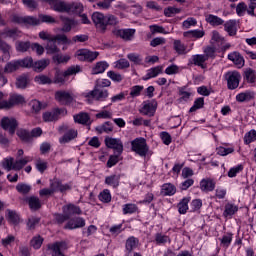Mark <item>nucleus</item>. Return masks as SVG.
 <instances>
[{"mask_svg":"<svg viewBox=\"0 0 256 256\" xmlns=\"http://www.w3.org/2000/svg\"><path fill=\"white\" fill-rule=\"evenodd\" d=\"M92 21L99 33H107L109 27H117L119 25V18L117 16L108 14L104 15L101 12H94L92 14Z\"/></svg>","mask_w":256,"mask_h":256,"instance_id":"obj_1","label":"nucleus"},{"mask_svg":"<svg viewBox=\"0 0 256 256\" xmlns=\"http://www.w3.org/2000/svg\"><path fill=\"white\" fill-rule=\"evenodd\" d=\"M61 113H67V111L62 108H56L51 112H45L42 115L43 121H45V123H52L53 121H58L59 115H61Z\"/></svg>","mask_w":256,"mask_h":256,"instance_id":"obj_13","label":"nucleus"},{"mask_svg":"<svg viewBox=\"0 0 256 256\" xmlns=\"http://www.w3.org/2000/svg\"><path fill=\"white\" fill-rule=\"evenodd\" d=\"M63 213H66L70 218L73 217V215H81L83 211L79 206H75L74 204H69L67 206H64Z\"/></svg>","mask_w":256,"mask_h":256,"instance_id":"obj_28","label":"nucleus"},{"mask_svg":"<svg viewBox=\"0 0 256 256\" xmlns=\"http://www.w3.org/2000/svg\"><path fill=\"white\" fill-rule=\"evenodd\" d=\"M173 49L178 55H187V46L181 40H174Z\"/></svg>","mask_w":256,"mask_h":256,"instance_id":"obj_40","label":"nucleus"},{"mask_svg":"<svg viewBox=\"0 0 256 256\" xmlns=\"http://www.w3.org/2000/svg\"><path fill=\"white\" fill-rule=\"evenodd\" d=\"M51 5L54 11L58 13H67L69 3L63 0H43Z\"/></svg>","mask_w":256,"mask_h":256,"instance_id":"obj_14","label":"nucleus"},{"mask_svg":"<svg viewBox=\"0 0 256 256\" xmlns=\"http://www.w3.org/2000/svg\"><path fill=\"white\" fill-rule=\"evenodd\" d=\"M239 211V207L235 204L228 203L225 205V210L223 212V217H233L235 213Z\"/></svg>","mask_w":256,"mask_h":256,"instance_id":"obj_42","label":"nucleus"},{"mask_svg":"<svg viewBox=\"0 0 256 256\" xmlns=\"http://www.w3.org/2000/svg\"><path fill=\"white\" fill-rule=\"evenodd\" d=\"M191 201L190 197H184L177 205L178 207V213L180 215H185L187 211H189V202Z\"/></svg>","mask_w":256,"mask_h":256,"instance_id":"obj_37","label":"nucleus"},{"mask_svg":"<svg viewBox=\"0 0 256 256\" xmlns=\"http://www.w3.org/2000/svg\"><path fill=\"white\" fill-rule=\"evenodd\" d=\"M119 181H121V175L119 174H113L105 178L106 185H110L113 189L119 187Z\"/></svg>","mask_w":256,"mask_h":256,"instance_id":"obj_34","label":"nucleus"},{"mask_svg":"<svg viewBox=\"0 0 256 256\" xmlns=\"http://www.w3.org/2000/svg\"><path fill=\"white\" fill-rule=\"evenodd\" d=\"M219 241L222 247H225L227 249V247H229V245H231V242L233 241V233H226L225 235L222 236V238H219Z\"/></svg>","mask_w":256,"mask_h":256,"instance_id":"obj_49","label":"nucleus"},{"mask_svg":"<svg viewBox=\"0 0 256 256\" xmlns=\"http://www.w3.org/2000/svg\"><path fill=\"white\" fill-rule=\"evenodd\" d=\"M225 81H227V88L230 91H234L239 87V83H241V73L239 71H228L224 75Z\"/></svg>","mask_w":256,"mask_h":256,"instance_id":"obj_3","label":"nucleus"},{"mask_svg":"<svg viewBox=\"0 0 256 256\" xmlns=\"http://www.w3.org/2000/svg\"><path fill=\"white\" fill-rule=\"evenodd\" d=\"M47 249L52 251V256H65L63 251H67V243L55 242L47 245Z\"/></svg>","mask_w":256,"mask_h":256,"instance_id":"obj_11","label":"nucleus"},{"mask_svg":"<svg viewBox=\"0 0 256 256\" xmlns=\"http://www.w3.org/2000/svg\"><path fill=\"white\" fill-rule=\"evenodd\" d=\"M43 237L41 235L34 236L31 241L30 245L33 247V249H41V245H43Z\"/></svg>","mask_w":256,"mask_h":256,"instance_id":"obj_56","label":"nucleus"},{"mask_svg":"<svg viewBox=\"0 0 256 256\" xmlns=\"http://www.w3.org/2000/svg\"><path fill=\"white\" fill-rule=\"evenodd\" d=\"M54 97L58 103L66 107H69V105H71V103L75 101V97L73 96V93L65 90L56 91L54 94Z\"/></svg>","mask_w":256,"mask_h":256,"instance_id":"obj_5","label":"nucleus"},{"mask_svg":"<svg viewBox=\"0 0 256 256\" xmlns=\"http://www.w3.org/2000/svg\"><path fill=\"white\" fill-rule=\"evenodd\" d=\"M53 41L58 43V45H71L72 41L71 39L67 38V35L65 34H57L55 36H52Z\"/></svg>","mask_w":256,"mask_h":256,"instance_id":"obj_43","label":"nucleus"},{"mask_svg":"<svg viewBox=\"0 0 256 256\" xmlns=\"http://www.w3.org/2000/svg\"><path fill=\"white\" fill-rule=\"evenodd\" d=\"M206 23H209L212 27H219V25H224L225 20L220 18L219 16L208 14L205 17Z\"/></svg>","mask_w":256,"mask_h":256,"instance_id":"obj_27","label":"nucleus"},{"mask_svg":"<svg viewBox=\"0 0 256 256\" xmlns=\"http://www.w3.org/2000/svg\"><path fill=\"white\" fill-rule=\"evenodd\" d=\"M29 83V78L26 75H21L16 80V87L18 89H25Z\"/></svg>","mask_w":256,"mask_h":256,"instance_id":"obj_55","label":"nucleus"},{"mask_svg":"<svg viewBox=\"0 0 256 256\" xmlns=\"http://www.w3.org/2000/svg\"><path fill=\"white\" fill-rule=\"evenodd\" d=\"M122 211H123V215H131L133 213H137V211H139V207H137L133 203L124 204Z\"/></svg>","mask_w":256,"mask_h":256,"instance_id":"obj_48","label":"nucleus"},{"mask_svg":"<svg viewBox=\"0 0 256 256\" xmlns=\"http://www.w3.org/2000/svg\"><path fill=\"white\" fill-rule=\"evenodd\" d=\"M16 135H18L19 139L23 141L24 143H31V133L25 129H19L16 132Z\"/></svg>","mask_w":256,"mask_h":256,"instance_id":"obj_46","label":"nucleus"},{"mask_svg":"<svg viewBox=\"0 0 256 256\" xmlns=\"http://www.w3.org/2000/svg\"><path fill=\"white\" fill-rule=\"evenodd\" d=\"M54 219L58 225H63V223L69 221L71 218L68 216L67 212H63V214H55Z\"/></svg>","mask_w":256,"mask_h":256,"instance_id":"obj_60","label":"nucleus"},{"mask_svg":"<svg viewBox=\"0 0 256 256\" xmlns=\"http://www.w3.org/2000/svg\"><path fill=\"white\" fill-rule=\"evenodd\" d=\"M127 59L134 63V65H143V58L137 53H130L127 55Z\"/></svg>","mask_w":256,"mask_h":256,"instance_id":"obj_54","label":"nucleus"},{"mask_svg":"<svg viewBox=\"0 0 256 256\" xmlns=\"http://www.w3.org/2000/svg\"><path fill=\"white\" fill-rule=\"evenodd\" d=\"M72 188V183L63 184V182H61L59 178H54L50 180V189L53 193H57V191H60V193H65V191H71Z\"/></svg>","mask_w":256,"mask_h":256,"instance_id":"obj_7","label":"nucleus"},{"mask_svg":"<svg viewBox=\"0 0 256 256\" xmlns=\"http://www.w3.org/2000/svg\"><path fill=\"white\" fill-rule=\"evenodd\" d=\"M49 59H42L36 62H33L32 69L36 71V73H41V71H45L47 67H49Z\"/></svg>","mask_w":256,"mask_h":256,"instance_id":"obj_33","label":"nucleus"},{"mask_svg":"<svg viewBox=\"0 0 256 256\" xmlns=\"http://www.w3.org/2000/svg\"><path fill=\"white\" fill-rule=\"evenodd\" d=\"M205 106V98L199 97L194 101L193 106L190 108L189 113H195L198 109H203Z\"/></svg>","mask_w":256,"mask_h":256,"instance_id":"obj_47","label":"nucleus"},{"mask_svg":"<svg viewBox=\"0 0 256 256\" xmlns=\"http://www.w3.org/2000/svg\"><path fill=\"white\" fill-rule=\"evenodd\" d=\"M175 193H177V187H175V185L171 183H165L162 185L161 195L164 197H172Z\"/></svg>","mask_w":256,"mask_h":256,"instance_id":"obj_26","label":"nucleus"},{"mask_svg":"<svg viewBox=\"0 0 256 256\" xmlns=\"http://www.w3.org/2000/svg\"><path fill=\"white\" fill-rule=\"evenodd\" d=\"M25 103V97L21 94H11L9 99L4 102V109H13L15 105H22Z\"/></svg>","mask_w":256,"mask_h":256,"instance_id":"obj_12","label":"nucleus"},{"mask_svg":"<svg viewBox=\"0 0 256 256\" xmlns=\"http://www.w3.org/2000/svg\"><path fill=\"white\" fill-rule=\"evenodd\" d=\"M18 69H21L19 66L18 60L8 62L4 68V73H13L14 71H17Z\"/></svg>","mask_w":256,"mask_h":256,"instance_id":"obj_51","label":"nucleus"},{"mask_svg":"<svg viewBox=\"0 0 256 256\" xmlns=\"http://www.w3.org/2000/svg\"><path fill=\"white\" fill-rule=\"evenodd\" d=\"M78 132L75 129H69L63 137L60 138V143H69L73 141V139H77Z\"/></svg>","mask_w":256,"mask_h":256,"instance_id":"obj_35","label":"nucleus"},{"mask_svg":"<svg viewBox=\"0 0 256 256\" xmlns=\"http://www.w3.org/2000/svg\"><path fill=\"white\" fill-rule=\"evenodd\" d=\"M85 99H94V101H105L109 97V91L105 88H98L94 86V89L88 93L83 94Z\"/></svg>","mask_w":256,"mask_h":256,"instance_id":"obj_4","label":"nucleus"},{"mask_svg":"<svg viewBox=\"0 0 256 256\" xmlns=\"http://www.w3.org/2000/svg\"><path fill=\"white\" fill-rule=\"evenodd\" d=\"M131 150L140 157H147V153H149V146L147 145V140H145V138L134 139L133 141H131Z\"/></svg>","mask_w":256,"mask_h":256,"instance_id":"obj_2","label":"nucleus"},{"mask_svg":"<svg viewBox=\"0 0 256 256\" xmlns=\"http://www.w3.org/2000/svg\"><path fill=\"white\" fill-rule=\"evenodd\" d=\"M215 185H216L215 180L211 178L202 179L200 182V189L204 193H209L211 191H215Z\"/></svg>","mask_w":256,"mask_h":256,"instance_id":"obj_21","label":"nucleus"},{"mask_svg":"<svg viewBox=\"0 0 256 256\" xmlns=\"http://www.w3.org/2000/svg\"><path fill=\"white\" fill-rule=\"evenodd\" d=\"M85 219L82 217H76L73 219L68 220V222L65 224L64 229H82V227H85Z\"/></svg>","mask_w":256,"mask_h":256,"instance_id":"obj_16","label":"nucleus"},{"mask_svg":"<svg viewBox=\"0 0 256 256\" xmlns=\"http://www.w3.org/2000/svg\"><path fill=\"white\" fill-rule=\"evenodd\" d=\"M242 77L245 81V83H249L253 85V83H256V71L253 68H245L243 70Z\"/></svg>","mask_w":256,"mask_h":256,"instance_id":"obj_22","label":"nucleus"},{"mask_svg":"<svg viewBox=\"0 0 256 256\" xmlns=\"http://www.w3.org/2000/svg\"><path fill=\"white\" fill-rule=\"evenodd\" d=\"M224 31L228 33L230 37L237 35V20H228L224 23Z\"/></svg>","mask_w":256,"mask_h":256,"instance_id":"obj_23","label":"nucleus"},{"mask_svg":"<svg viewBox=\"0 0 256 256\" xmlns=\"http://www.w3.org/2000/svg\"><path fill=\"white\" fill-rule=\"evenodd\" d=\"M65 77H67V75H65V72H61V71L57 70L55 72L54 79L52 80V83H54L56 85H65Z\"/></svg>","mask_w":256,"mask_h":256,"instance_id":"obj_45","label":"nucleus"},{"mask_svg":"<svg viewBox=\"0 0 256 256\" xmlns=\"http://www.w3.org/2000/svg\"><path fill=\"white\" fill-rule=\"evenodd\" d=\"M192 61L194 65H197L198 67H201L202 69H205V61H207V57L204 54H196L192 56Z\"/></svg>","mask_w":256,"mask_h":256,"instance_id":"obj_44","label":"nucleus"},{"mask_svg":"<svg viewBox=\"0 0 256 256\" xmlns=\"http://www.w3.org/2000/svg\"><path fill=\"white\" fill-rule=\"evenodd\" d=\"M143 86L136 85L130 88V97L135 98L141 95V91H143Z\"/></svg>","mask_w":256,"mask_h":256,"instance_id":"obj_64","label":"nucleus"},{"mask_svg":"<svg viewBox=\"0 0 256 256\" xmlns=\"http://www.w3.org/2000/svg\"><path fill=\"white\" fill-rule=\"evenodd\" d=\"M100 201L103 203H111V192L109 190H103V192L100 193L99 195Z\"/></svg>","mask_w":256,"mask_h":256,"instance_id":"obj_63","label":"nucleus"},{"mask_svg":"<svg viewBox=\"0 0 256 256\" xmlns=\"http://www.w3.org/2000/svg\"><path fill=\"white\" fill-rule=\"evenodd\" d=\"M77 57L79 61H87V63H93V61L99 57V52L81 49L77 51Z\"/></svg>","mask_w":256,"mask_h":256,"instance_id":"obj_10","label":"nucleus"},{"mask_svg":"<svg viewBox=\"0 0 256 256\" xmlns=\"http://www.w3.org/2000/svg\"><path fill=\"white\" fill-rule=\"evenodd\" d=\"M108 68H109V63H107L106 61L97 62L92 67L91 75H99L101 73H105V71H107Z\"/></svg>","mask_w":256,"mask_h":256,"instance_id":"obj_24","label":"nucleus"},{"mask_svg":"<svg viewBox=\"0 0 256 256\" xmlns=\"http://www.w3.org/2000/svg\"><path fill=\"white\" fill-rule=\"evenodd\" d=\"M184 37H188L189 39H201V37H205V31L203 30H189L183 33Z\"/></svg>","mask_w":256,"mask_h":256,"instance_id":"obj_41","label":"nucleus"},{"mask_svg":"<svg viewBox=\"0 0 256 256\" xmlns=\"http://www.w3.org/2000/svg\"><path fill=\"white\" fill-rule=\"evenodd\" d=\"M139 247V238L135 236H130L126 239L125 242V253L126 256H131L133 251Z\"/></svg>","mask_w":256,"mask_h":256,"instance_id":"obj_15","label":"nucleus"},{"mask_svg":"<svg viewBox=\"0 0 256 256\" xmlns=\"http://www.w3.org/2000/svg\"><path fill=\"white\" fill-rule=\"evenodd\" d=\"M104 142L108 149H113L118 155L123 153V141H121V139L106 137Z\"/></svg>","mask_w":256,"mask_h":256,"instance_id":"obj_9","label":"nucleus"},{"mask_svg":"<svg viewBox=\"0 0 256 256\" xmlns=\"http://www.w3.org/2000/svg\"><path fill=\"white\" fill-rule=\"evenodd\" d=\"M25 202L28 204L31 211H39L43 207L41 199L37 196H29L25 198Z\"/></svg>","mask_w":256,"mask_h":256,"instance_id":"obj_19","label":"nucleus"},{"mask_svg":"<svg viewBox=\"0 0 256 256\" xmlns=\"http://www.w3.org/2000/svg\"><path fill=\"white\" fill-rule=\"evenodd\" d=\"M253 141H256V130L252 129L244 136V143L245 145H250V143H253Z\"/></svg>","mask_w":256,"mask_h":256,"instance_id":"obj_57","label":"nucleus"},{"mask_svg":"<svg viewBox=\"0 0 256 256\" xmlns=\"http://www.w3.org/2000/svg\"><path fill=\"white\" fill-rule=\"evenodd\" d=\"M16 191H18V193H21L22 195H28V193L31 192V186L20 183L16 185Z\"/></svg>","mask_w":256,"mask_h":256,"instance_id":"obj_62","label":"nucleus"},{"mask_svg":"<svg viewBox=\"0 0 256 256\" xmlns=\"http://www.w3.org/2000/svg\"><path fill=\"white\" fill-rule=\"evenodd\" d=\"M82 69L79 65H73L67 68V70L64 71L66 77H71V75H77V73H81Z\"/></svg>","mask_w":256,"mask_h":256,"instance_id":"obj_59","label":"nucleus"},{"mask_svg":"<svg viewBox=\"0 0 256 256\" xmlns=\"http://www.w3.org/2000/svg\"><path fill=\"white\" fill-rule=\"evenodd\" d=\"M67 13H75L76 15H81L83 13V4L79 2L68 3Z\"/></svg>","mask_w":256,"mask_h":256,"instance_id":"obj_38","label":"nucleus"},{"mask_svg":"<svg viewBox=\"0 0 256 256\" xmlns=\"http://www.w3.org/2000/svg\"><path fill=\"white\" fill-rule=\"evenodd\" d=\"M61 21L63 23V26L61 28V31L63 33H69L73 29V27H77L79 25V22L73 18L69 17H61Z\"/></svg>","mask_w":256,"mask_h":256,"instance_id":"obj_18","label":"nucleus"},{"mask_svg":"<svg viewBox=\"0 0 256 256\" xmlns=\"http://www.w3.org/2000/svg\"><path fill=\"white\" fill-rule=\"evenodd\" d=\"M136 30L133 28H125V29H114L112 33L115 37L122 39L123 41H133L135 38Z\"/></svg>","mask_w":256,"mask_h":256,"instance_id":"obj_6","label":"nucleus"},{"mask_svg":"<svg viewBox=\"0 0 256 256\" xmlns=\"http://www.w3.org/2000/svg\"><path fill=\"white\" fill-rule=\"evenodd\" d=\"M34 81L36 83H39V85H51L53 84V79H51L47 75H39L34 78Z\"/></svg>","mask_w":256,"mask_h":256,"instance_id":"obj_50","label":"nucleus"},{"mask_svg":"<svg viewBox=\"0 0 256 256\" xmlns=\"http://www.w3.org/2000/svg\"><path fill=\"white\" fill-rule=\"evenodd\" d=\"M229 61H232L238 69H242V67H245V58L239 53L238 51L231 52L228 54Z\"/></svg>","mask_w":256,"mask_h":256,"instance_id":"obj_17","label":"nucleus"},{"mask_svg":"<svg viewBox=\"0 0 256 256\" xmlns=\"http://www.w3.org/2000/svg\"><path fill=\"white\" fill-rule=\"evenodd\" d=\"M255 99V92L246 91L236 95V101L238 103H245Z\"/></svg>","mask_w":256,"mask_h":256,"instance_id":"obj_31","label":"nucleus"},{"mask_svg":"<svg viewBox=\"0 0 256 256\" xmlns=\"http://www.w3.org/2000/svg\"><path fill=\"white\" fill-rule=\"evenodd\" d=\"M45 49L48 55H55L61 51L59 47H57V42L53 40V38L47 42Z\"/></svg>","mask_w":256,"mask_h":256,"instance_id":"obj_39","label":"nucleus"},{"mask_svg":"<svg viewBox=\"0 0 256 256\" xmlns=\"http://www.w3.org/2000/svg\"><path fill=\"white\" fill-rule=\"evenodd\" d=\"M156 109L157 106H154L153 103L144 102L143 107L140 109V113H142V115H148V117H153Z\"/></svg>","mask_w":256,"mask_h":256,"instance_id":"obj_29","label":"nucleus"},{"mask_svg":"<svg viewBox=\"0 0 256 256\" xmlns=\"http://www.w3.org/2000/svg\"><path fill=\"white\" fill-rule=\"evenodd\" d=\"M24 25L37 26L41 25V20L35 16H24Z\"/></svg>","mask_w":256,"mask_h":256,"instance_id":"obj_53","label":"nucleus"},{"mask_svg":"<svg viewBox=\"0 0 256 256\" xmlns=\"http://www.w3.org/2000/svg\"><path fill=\"white\" fill-rule=\"evenodd\" d=\"M18 65L20 68L23 67L26 69H31V67H33V58L26 57L24 59L18 60Z\"/></svg>","mask_w":256,"mask_h":256,"instance_id":"obj_61","label":"nucleus"},{"mask_svg":"<svg viewBox=\"0 0 256 256\" xmlns=\"http://www.w3.org/2000/svg\"><path fill=\"white\" fill-rule=\"evenodd\" d=\"M6 219H8L9 223H12L13 225H19L20 217L15 210L7 209Z\"/></svg>","mask_w":256,"mask_h":256,"instance_id":"obj_36","label":"nucleus"},{"mask_svg":"<svg viewBox=\"0 0 256 256\" xmlns=\"http://www.w3.org/2000/svg\"><path fill=\"white\" fill-rule=\"evenodd\" d=\"M0 51H2L3 55L0 57V61L4 63V61H9L11 54H9V51H11V46L7 44V42L0 40Z\"/></svg>","mask_w":256,"mask_h":256,"instance_id":"obj_25","label":"nucleus"},{"mask_svg":"<svg viewBox=\"0 0 256 256\" xmlns=\"http://www.w3.org/2000/svg\"><path fill=\"white\" fill-rule=\"evenodd\" d=\"M1 127L4 131H8L10 135H15V131H17L19 123L15 118L3 117L1 120Z\"/></svg>","mask_w":256,"mask_h":256,"instance_id":"obj_8","label":"nucleus"},{"mask_svg":"<svg viewBox=\"0 0 256 256\" xmlns=\"http://www.w3.org/2000/svg\"><path fill=\"white\" fill-rule=\"evenodd\" d=\"M74 122L78 123V125H86L87 127H90L91 123H93L87 112H80L74 115Z\"/></svg>","mask_w":256,"mask_h":256,"instance_id":"obj_20","label":"nucleus"},{"mask_svg":"<svg viewBox=\"0 0 256 256\" xmlns=\"http://www.w3.org/2000/svg\"><path fill=\"white\" fill-rule=\"evenodd\" d=\"M31 161H33V157L31 156H25L22 159L16 160L12 167L13 171H21V169H23L27 163H31Z\"/></svg>","mask_w":256,"mask_h":256,"instance_id":"obj_32","label":"nucleus"},{"mask_svg":"<svg viewBox=\"0 0 256 256\" xmlns=\"http://www.w3.org/2000/svg\"><path fill=\"white\" fill-rule=\"evenodd\" d=\"M98 133H111L113 131V123L110 121L105 122L102 126L96 127Z\"/></svg>","mask_w":256,"mask_h":256,"instance_id":"obj_52","label":"nucleus"},{"mask_svg":"<svg viewBox=\"0 0 256 256\" xmlns=\"http://www.w3.org/2000/svg\"><path fill=\"white\" fill-rule=\"evenodd\" d=\"M160 73H163V66H156L150 68L142 79L143 81H149V79L157 77V75H160Z\"/></svg>","mask_w":256,"mask_h":256,"instance_id":"obj_30","label":"nucleus"},{"mask_svg":"<svg viewBox=\"0 0 256 256\" xmlns=\"http://www.w3.org/2000/svg\"><path fill=\"white\" fill-rule=\"evenodd\" d=\"M179 13H181V8L169 6L164 9L165 17H173L174 15H179Z\"/></svg>","mask_w":256,"mask_h":256,"instance_id":"obj_58","label":"nucleus"}]
</instances>
